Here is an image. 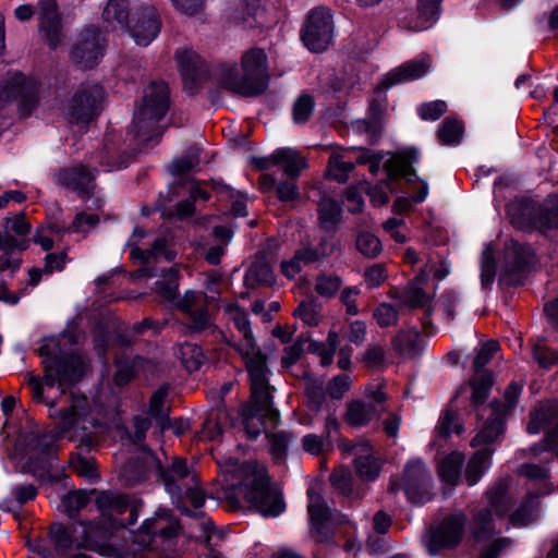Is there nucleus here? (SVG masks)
Masks as SVG:
<instances>
[{
  "mask_svg": "<svg viewBox=\"0 0 558 558\" xmlns=\"http://www.w3.org/2000/svg\"><path fill=\"white\" fill-rule=\"evenodd\" d=\"M105 97L104 88L96 83L81 84L65 107L71 123L85 125L100 112Z\"/></svg>",
  "mask_w": 558,
  "mask_h": 558,
  "instance_id": "obj_17",
  "label": "nucleus"
},
{
  "mask_svg": "<svg viewBox=\"0 0 558 558\" xmlns=\"http://www.w3.org/2000/svg\"><path fill=\"white\" fill-rule=\"evenodd\" d=\"M258 166L262 169H267L271 166H280L288 177L296 178L302 169L306 167V161L300 156L298 150L283 147L276 149L269 157L262 158L258 161Z\"/></svg>",
  "mask_w": 558,
  "mask_h": 558,
  "instance_id": "obj_29",
  "label": "nucleus"
},
{
  "mask_svg": "<svg viewBox=\"0 0 558 558\" xmlns=\"http://www.w3.org/2000/svg\"><path fill=\"white\" fill-rule=\"evenodd\" d=\"M372 401L355 400L348 404L345 421L352 426H363L377 417L384 410L386 399L381 388H376L367 395Z\"/></svg>",
  "mask_w": 558,
  "mask_h": 558,
  "instance_id": "obj_26",
  "label": "nucleus"
},
{
  "mask_svg": "<svg viewBox=\"0 0 558 558\" xmlns=\"http://www.w3.org/2000/svg\"><path fill=\"white\" fill-rule=\"evenodd\" d=\"M339 342V336L336 331H329L326 343L311 341L308 343V351L317 354L320 359V364L327 366L331 364L333 354Z\"/></svg>",
  "mask_w": 558,
  "mask_h": 558,
  "instance_id": "obj_45",
  "label": "nucleus"
},
{
  "mask_svg": "<svg viewBox=\"0 0 558 558\" xmlns=\"http://www.w3.org/2000/svg\"><path fill=\"white\" fill-rule=\"evenodd\" d=\"M319 221L326 230L333 229L339 220L341 214V206L338 202L323 197L318 205Z\"/></svg>",
  "mask_w": 558,
  "mask_h": 558,
  "instance_id": "obj_44",
  "label": "nucleus"
},
{
  "mask_svg": "<svg viewBox=\"0 0 558 558\" xmlns=\"http://www.w3.org/2000/svg\"><path fill=\"white\" fill-rule=\"evenodd\" d=\"M499 344L495 340H489L482 344L480 350L477 351L473 366L474 373L485 372L484 366L492 360L494 354L498 351Z\"/></svg>",
  "mask_w": 558,
  "mask_h": 558,
  "instance_id": "obj_58",
  "label": "nucleus"
},
{
  "mask_svg": "<svg viewBox=\"0 0 558 558\" xmlns=\"http://www.w3.org/2000/svg\"><path fill=\"white\" fill-rule=\"evenodd\" d=\"M512 547L513 543L511 539L507 537H499L482 548L480 558H498L500 554L506 553Z\"/></svg>",
  "mask_w": 558,
  "mask_h": 558,
  "instance_id": "obj_63",
  "label": "nucleus"
},
{
  "mask_svg": "<svg viewBox=\"0 0 558 558\" xmlns=\"http://www.w3.org/2000/svg\"><path fill=\"white\" fill-rule=\"evenodd\" d=\"M487 507L480 510L473 518L471 530L475 539H487L495 532L494 514L502 519L509 510L510 498L507 492V484L504 481L497 482L487 493Z\"/></svg>",
  "mask_w": 558,
  "mask_h": 558,
  "instance_id": "obj_13",
  "label": "nucleus"
},
{
  "mask_svg": "<svg viewBox=\"0 0 558 558\" xmlns=\"http://www.w3.org/2000/svg\"><path fill=\"white\" fill-rule=\"evenodd\" d=\"M442 0H417V21L414 31H424L432 27L439 17Z\"/></svg>",
  "mask_w": 558,
  "mask_h": 558,
  "instance_id": "obj_41",
  "label": "nucleus"
},
{
  "mask_svg": "<svg viewBox=\"0 0 558 558\" xmlns=\"http://www.w3.org/2000/svg\"><path fill=\"white\" fill-rule=\"evenodd\" d=\"M464 432L463 425L459 422L458 416L451 410L441 412L438 423L435 427L436 438L446 439L452 433L461 435Z\"/></svg>",
  "mask_w": 558,
  "mask_h": 558,
  "instance_id": "obj_46",
  "label": "nucleus"
},
{
  "mask_svg": "<svg viewBox=\"0 0 558 558\" xmlns=\"http://www.w3.org/2000/svg\"><path fill=\"white\" fill-rule=\"evenodd\" d=\"M314 110V100L310 95H301L293 106V121L298 124L305 123Z\"/></svg>",
  "mask_w": 558,
  "mask_h": 558,
  "instance_id": "obj_56",
  "label": "nucleus"
},
{
  "mask_svg": "<svg viewBox=\"0 0 558 558\" xmlns=\"http://www.w3.org/2000/svg\"><path fill=\"white\" fill-rule=\"evenodd\" d=\"M144 453L145 469L156 472L172 504L186 515L202 518L201 527L204 534L211 532L214 523L210 519H205L202 511L205 502L204 492L198 485L196 473L190 470L186 461L175 457L170 465L163 466L150 450L145 448Z\"/></svg>",
  "mask_w": 558,
  "mask_h": 558,
  "instance_id": "obj_5",
  "label": "nucleus"
},
{
  "mask_svg": "<svg viewBox=\"0 0 558 558\" xmlns=\"http://www.w3.org/2000/svg\"><path fill=\"white\" fill-rule=\"evenodd\" d=\"M558 417V402L546 401L539 403L534 411L531 412L527 423V432L530 434H538L542 429L553 424Z\"/></svg>",
  "mask_w": 558,
  "mask_h": 558,
  "instance_id": "obj_34",
  "label": "nucleus"
},
{
  "mask_svg": "<svg viewBox=\"0 0 558 558\" xmlns=\"http://www.w3.org/2000/svg\"><path fill=\"white\" fill-rule=\"evenodd\" d=\"M418 153L415 148H405L395 155H388L384 151H373L362 149L355 157V163L369 166V171L375 174L384 167L387 175L391 179L403 177L408 182L418 180L412 165L417 162Z\"/></svg>",
  "mask_w": 558,
  "mask_h": 558,
  "instance_id": "obj_11",
  "label": "nucleus"
},
{
  "mask_svg": "<svg viewBox=\"0 0 558 558\" xmlns=\"http://www.w3.org/2000/svg\"><path fill=\"white\" fill-rule=\"evenodd\" d=\"M521 391L522 386L513 381L505 391V404L494 402L488 407L487 410L490 412L489 418L471 441L472 447L484 446V448L478 449L466 464L465 480L470 486L477 484L490 468L493 450L489 448V445L495 442L502 434L505 416L514 408Z\"/></svg>",
  "mask_w": 558,
  "mask_h": 558,
  "instance_id": "obj_9",
  "label": "nucleus"
},
{
  "mask_svg": "<svg viewBox=\"0 0 558 558\" xmlns=\"http://www.w3.org/2000/svg\"><path fill=\"white\" fill-rule=\"evenodd\" d=\"M88 499L89 497L86 492H71L64 495L61 501L68 514L73 517L87 505Z\"/></svg>",
  "mask_w": 558,
  "mask_h": 558,
  "instance_id": "obj_57",
  "label": "nucleus"
},
{
  "mask_svg": "<svg viewBox=\"0 0 558 558\" xmlns=\"http://www.w3.org/2000/svg\"><path fill=\"white\" fill-rule=\"evenodd\" d=\"M220 310L228 326L232 325L241 337L236 340L233 335L218 331V337L234 348L245 362L251 383V401L242 410V424L247 437L256 439L264 430L266 420L277 425L280 418L278 410L272 408L266 357L256 345L246 311L236 302L227 300L221 301Z\"/></svg>",
  "mask_w": 558,
  "mask_h": 558,
  "instance_id": "obj_2",
  "label": "nucleus"
},
{
  "mask_svg": "<svg viewBox=\"0 0 558 558\" xmlns=\"http://www.w3.org/2000/svg\"><path fill=\"white\" fill-rule=\"evenodd\" d=\"M433 272L434 277L441 280L450 272L449 264L441 262L438 266H432L418 274L415 279L407 286L402 292V302L412 308H423L424 317L422 318L423 329L426 333H434V327L428 319L430 314V296L423 290V284L427 279V274Z\"/></svg>",
  "mask_w": 558,
  "mask_h": 558,
  "instance_id": "obj_18",
  "label": "nucleus"
},
{
  "mask_svg": "<svg viewBox=\"0 0 558 558\" xmlns=\"http://www.w3.org/2000/svg\"><path fill=\"white\" fill-rule=\"evenodd\" d=\"M496 275V260L492 244H487L481 258V281L483 287H488L494 282Z\"/></svg>",
  "mask_w": 558,
  "mask_h": 558,
  "instance_id": "obj_53",
  "label": "nucleus"
},
{
  "mask_svg": "<svg viewBox=\"0 0 558 558\" xmlns=\"http://www.w3.org/2000/svg\"><path fill=\"white\" fill-rule=\"evenodd\" d=\"M432 474L425 463L420 460H411L404 469L401 488L409 501L423 504L429 499Z\"/></svg>",
  "mask_w": 558,
  "mask_h": 558,
  "instance_id": "obj_22",
  "label": "nucleus"
},
{
  "mask_svg": "<svg viewBox=\"0 0 558 558\" xmlns=\"http://www.w3.org/2000/svg\"><path fill=\"white\" fill-rule=\"evenodd\" d=\"M187 372L197 371L205 360L202 348L196 343L179 344L174 352Z\"/></svg>",
  "mask_w": 558,
  "mask_h": 558,
  "instance_id": "obj_43",
  "label": "nucleus"
},
{
  "mask_svg": "<svg viewBox=\"0 0 558 558\" xmlns=\"http://www.w3.org/2000/svg\"><path fill=\"white\" fill-rule=\"evenodd\" d=\"M37 7L39 31L43 33L48 45L51 48H56L62 40V25L57 0H39Z\"/></svg>",
  "mask_w": 558,
  "mask_h": 558,
  "instance_id": "obj_28",
  "label": "nucleus"
},
{
  "mask_svg": "<svg viewBox=\"0 0 558 558\" xmlns=\"http://www.w3.org/2000/svg\"><path fill=\"white\" fill-rule=\"evenodd\" d=\"M223 496L233 505L247 502L264 517H278L286 508L280 492L269 484L266 468L255 462L241 465L226 480Z\"/></svg>",
  "mask_w": 558,
  "mask_h": 558,
  "instance_id": "obj_7",
  "label": "nucleus"
},
{
  "mask_svg": "<svg viewBox=\"0 0 558 558\" xmlns=\"http://www.w3.org/2000/svg\"><path fill=\"white\" fill-rule=\"evenodd\" d=\"M354 457V465L359 475L366 481H374L380 471L378 460L366 440H361L347 448Z\"/></svg>",
  "mask_w": 558,
  "mask_h": 558,
  "instance_id": "obj_30",
  "label": "nucleus"
},
{
  "mask_svg": "<svg viewBox=\"0 0 558 558\" xmlns=\"http://www.w3.org/2000/svg\"><path fill=\"white\" fill-rule=\"evenodd\" d=\"M97 506L101 512L102 522H76L71 529L62 524H53L49 536L60 555L70 548H87L109 558H136L130 556L121 547L109 543L110 536L118 527L133 525L138 518V504L131 502L125 495L101 493L97 497Z\"/></svg>",
  "mask_w": 558,
  "mask_h": 558,
  "instance_id": "obj_3",
  "label": "nucleus"
},
{
  "mask_svg": "<svg viewBox=\"0 0 558 558\" xmlns=\"http://www.w3.org/2000/svg\"><path fill=\"white\" fill-rule=\"evenodd\" d=\"M308 495V514L311 519L312 532L316 535L317 541H326L335 524L342 522V515L332 509L325 499L311 487Z\"/></svg>",
  "mask_w": 558,
  "mask_h": 558,
  "instance_id": "obj_21",
  "label": "nucleus"
},
{
  "mask_svg": "<svg viewBox=\"0 0 558 558\" xmlns=\"http://www.w3.org/2000/svg\"><path fill=\"white\" fill-rule=\"evenodd\" d=\"M190 328L196 332H205L208 335H217L218 327L213 323L205 307L196 308L186 315Z\"/></svg>",
  "mask_w": 558,
  "mask_h": 558,
  "instance_id": "obj_47",
  "label": "nucleus"
},
{
  "mask_svg": "<svg viewBox=\"0 0 558 558\" xmlns=\"http://www.w3.org/2000/svg\"><path fill=\"white\" fill-rule=\"evenodd\" d=\"M539 515L538 495L530 493L519 507L509 515V523L513 527H524L537 520Z\"/></svg>",
  "mask_w": 558,
  "mask_h": 558,
  "instance_id": "obj_33",
  "label": "nucleus"
},
{
  "mask_svg": "<svg viewBox=\"0 0 558 558\" xmlns=\"http://www.w3.org/2000/svg\"><path fill=\"white\" fill-rule=\"evenodd\" d=\"M353 153L354 149L352 148L333 151L328 162V175L338 182H345L349 178V173L354 168V161L351 158Z\"/></svg>",
  "mask_w": 558,
  "mask_h": 558,
  "instance_id": "obj_39",
  "label": "nucleus"
},
{
  "mask_svg": "<svg viewBox=\"0 0 558 558\" xmlns=\"http://www.w3.org/2000/svg\"><path fill=\"white\" fill-rule=\"evenodd\" d=\"M392 345L401 356L414 357L422 352L424 340L416 329H408L395 337Z\"/></svg>",
  "mask_w": 558,
  "mask_h": 558,
  "instance_id": "obj_35",
  "label": "nucleus"
},
{
  "mask_svg": "<svg viewBox=\"0 0 558 558\" xmlns=\"http://www.w3.org/2000/svg\"><path fill=\"white\" fill-rule=\"evenodd\" d=\"M131 14L128 0H108L102 19L108 28L112 31L120 28L126 32L131 23Z\"/></svg>",
  "mask_w": 558,
  "mask_h": 558,
  "instance_id": "obj_32",
  "label": "nucleus"
},
{
  "mask_svg": "<svg viewBox=\"0 0 558 558\" xmlns=\"http://www.w3.org/2000/svg\"><path fill=\"white\" fill-rule=\"evenodd\" d=\"M179 534L177 522L168 518V511L159 510L147 518L136 531H131V539L140 549L167 550Z\"/></svg>",
  "mask_w": 558,
  "mask_h": 558,
  "instance_id": "obj_12",
  "label": "nucleus"
},
{
  "mask_svg": "<svg viewBox=\"0 0 558 558\" xmlns=\"http://www.w3.org/2000/svg\"><path fill=\"white\" fill-rule=\"evenodd\" d=\"M169 109V89L165 82H153L144 89L141 102L136 106L131 135L134 141L132 154L126 158L113 160L112 149L106 144L105 157L101 165L105 170L112 171L128 167L129 160L135 150L143 149L149 142L157 140L162 134L159 121Z\"/></svg>",
  "mask_w": 558,
  "mask_h": 558,
  "instance_id": "obj_6",
  "label": "nucleus"
},
{
  "mask_svg": "<svg viewBox=\"0 0 558 558\" xmlns=\"http://www.w3.org/2000/svg\"><path fill=\"white\" fill-rule=\"evenodd\" d=\"M373 316L380 327L392 326L398 319L397 310L388 303L379 304L374 311Z\"/></svg>",
  "mask_w": 558,
  "mask_h": 558,
  "instance_id": "obj_62",
  "label": "nucleus"
},
{
  "mask_svg": "<svg viewBox=\"0 0 558 558\" xmlns=\"http://www.w3.org/2000/svg\"><path fill=\"white\" fill-rule=\"evenodd\" d=\"M462 124L456 119L447 118L438 131V138L445 145H457L462 137Z\"/></svg>",
  "mask_w": 558,
  "mask_h": 558,
  "instance_id": "obj_51",
  "label": "nucleus"
},
{
  "mask_svg": "<svg viewBox=\"0 0 558 558\" xmlns=\"http://www.w3.org/2000/svg\"><path fill=\"white\" fill-rule=\"evenodd\" d=\"M341 284L339 276L324 272L316 278L315 291L319 296L331 298L339 291Z\"/></svg>",
  "mask_w": 558,
  "mask_h": 558,
  "instance_id": "obj_52",
  "label": "nucleus"
},
{
  "mask_svg": "<svg viewBox=\"0 0 558 558\" xmlns=\"http://www.w3.org/2000/svg\"><path fill=\"white\" fill-rule=\"evenodd\" d=\"M493 385V377L487 372H477L474 373V376L471 380L472 386V401L475 405L482 404L489 392V389Z\"/></svg>",
  "mask_w": 558,
  "mask_h": 558,
  "instance_id": "obj_49",
  "label": "nucleus"
},
{
  "mask_svg": "<svg viewBox=\"0 0 558 558\" xmlns=\"http://www.w3.org/2000/svg\"><path fill=\"white\" fill-rule=\"evenodd\" d=\"M105 51V40L96 28L84 29L75 41L71 54L82 69L98 64Z\"/></svg>",
  "mask_w": 558,
  "mask_h": 558,
  "instance_id": "obj_23",
  "label": "nucleus"
},
{
  "mask_svg": "<svg viewBox=\"0 0 558 558\" xmlns=\"http://www.w3.org/2000/svg\"><path fill=\"white\" fill-rule=\"evenodd\" d=\"M198 163L199 149L197 147H191L184 156L173 160L169 169L173 175L181 177L186 172L194 170Z\"/></svg>",
  "mask_w": 558,
  "mask_h": 558,
  "instance_id": "obj_50",
  "label": "nucleus"
},
{
  "mask_svg": "<svg viewBox=\"0 0 558 558\" xmlns=\"http://www.w3.org/2000/svg\"><path fill=\"white\" fill-rule=\"evenodd\" d=\"M332 16L327 8L312 10L301 32L304 46L313 51L320 52L327 49L332 39Z\"/></svg>",
  "mask_w": 558,
  "mask_h": 558,
  "instance_id": "obj_20",
  "label": "nucleus"
},
{
  "mask_svg": "<svg viewBox=\"0 0 558 558\" xmlns=\"http://www.w3.org/2000/svg\"><path fill=\"white\" fill-rule=\"evenodd\" d=\"M146 238H150V235L136 227L126 243L131 257L143 264L132 275L133 280L144 277H159L155 282L154 291L163 301L187 315L197 308L202 294L194 290H187L183 296L179 295L180 269L178 267H170L159 270L157 267L150 266L153 262H159L160 259L171 262L175 258V252L170 248V242L166 238L149 239L147 242H144Z\"/></svg>",
  "mask_w": 558,
  "mask_h": 558,
  "instance_id": "obj_4",
  "label": "nucleus"
},
{
  "mask_svg": "<svg viewBox=\"0 0 558 558\" xmlns=\"http://www.w3.org/2000/svg\"><path fill=\"white\" fill-rule=\"evenodd\" d=\"M96 172L84 165L62 168L54 173V183L63 189L75 192L82 198H92L90 207L100 208L104 201L95 194Z\"/></svg>",
  "mask_w": 558,
  "mask_h": 558,
  "instance_id": "obj_19",
  "label": "nucleus"
},
{
  "mask_svg": "<svg viewBox=\"0 0 558 558\" xmlns=\"http://www.w3.org/2000/svg\"><path fill=\"white\" fill-rule=\"evenodd\" d=\"M78 340L76 326L71 324L58 337L44 338L38 349L45 376L40 379L29 375L28 385L33 399L48 405V415L54 426L49 433L40 434L29 422L17 430L14 448L9 457L22 463L23 471L35 472L37 466L44 468L58 439L78 441L89 448L98 429L109 416V409L95 399L73 395L70 405L61 409L54 400H49L44 395V387H52L56 383L60 386L73 384L87 371L86 357L66 348L76 344Z\"/></svg>",
  "mask_w": 558,
  "mask_h": 558,
  "instance_id": "obj_1",
  "label": "nucleus"
},
{
  "mask_svg": "<svg viewBox=\"0 0 558 558\" xmlns=\"http://www.w3.org/2000/svg\"><path fill=\"white\" fill-rule=\"evenodd\" d=\"M294 316L300 318L308 326H317L319 324V311L313 302H301L294 311Z\"/></svg>",
  "mask_w": 558,
  "mask_h": 558,
  "instance_id": "obj_61",
  "label": "nucleus"
},
{
  "mask_svg": "<svg viewBox=\"0 0 558 558\" xmlns=\"http://www.w3.org/2000/svg\"><path fill=\"white\" fill-rule=\"evenodd\" d=\"M531 260L532 250L530 246L514 240L508 241L505 244L499 265L501 277H509V280L513 282L514 277L524 271Z\"/></svg>",
  "mask_w": 558,
  "mask_h": 558,
  "instance_id": "obj_27",
  "label": "nucleus"
},
{
  "mask_svg": "<svg viewBox=\"0 0 558 558\" xmlns=\"http://www.w3.org/2000/svg\"><path fill=\"white\" fill-rule=\"evenodd\" d=\"M38 99V82L22 73L8 74L0 81V116L16 100L22 114H27Z\"/></svg>",
  "mask_w": 558,
  "mask_h": 558,
  "instance_id": "obj_16",
  "label": "nucleus"
},
{
  "mask_svg": "<svg viewBox=\"0 0 558 558\" xmlns=\"http://www.w3.org/2000/svg\"><path fill=\"white\" fill-rule=\"evenodd\" d=\"M418 183H420V190H418L417 194L415 196H413L412 199L409 197H398L396 199V202L393 204V209L396 213H398V214L405 213L411 208L413 202L422 203L423 201H425V198L428 195V185L425 181H421V180H418Z\"/></svg>",
  "mask_w": 558,
  "mask_h": 558,
  "instance_id": "obj_60",
  "label": "nucleus"
},
{
  "mask_svg": "<svg viewBox=\"0 0 558 558\" xmlns=\"http://www.w3.org/2000/svg\"><path fill=\"white\" fill-rule=\"evenodd\" d=\"M384 107V100H373L368 108L369 119L356 121L354 129L360 132H365L371 141L377 138L381 131L380 117Z\"/></svg>",
  "mask_w": 558,
  "mask_h": 558,
  "instance_id": "obj_40",
  "label": "nucleus"
},
{
  "mask_svg": "<svg viewBox=\"0 0 558 558\" xmlns=\"http://www.w3.org/2000/svg\"><path fill=\"white\" fill-rule=\"evenodd\" d=\"M463 463L464 454L459 451H452L440 459L437 464L440 480L447 485H456L460 478Z\"/></svg>",
  "mask_w": 558,
  "mask_h": 558,
  "instance_id": "obj_37",
  "label": "nucleus"
},
{
  "mask_svg": "<svg viewBox=\"0 0 558 558\" xmlns=\"http://www.w3.org/2000/svg\"><path fill=\"white\" fill-rule=\"evenodd\" d=\"M213 78L221 88L245 97L264 93L269 83L268 58L260 48H251L243 52L241 66L232 61L217 64Z\"/></svg>",
  "mask_w": 558,
  "mask_h": 558,
  "instance_id": "obj_8",
  "label": "nucleus"
},
{
  "mask_svg": "<svg viewBox=\"0 0 558 558\" xmlns=\"http://www.w3.org/2000/svg\"><path fill=\"white\" fill-rule=\"evenodd\" d=\"M244 282L246 287L254 288L256 284L270 286L275 282V274L264 255H258L247 269Z\"/></svg>",
  "mask_w": 558,
  "mask_h": 558,
  "instance_id": "obj_36",
  "label": "nucleus"
},
{
  "mask_svg": "<svg viewBox=\"0 0 558 558\" xmlns=\"http://www.w3.org/2000/svg\"><path fill=\"white\" fill-rule=\"evenodd\" d=\"M99 219L95 214H86L81 211L76 214L73 222L69 225L62 218V211L59 209L57 214L48 217L47 226L40 227L34 235V242L39 244L43 250L48 251L53 246L54 241H60L64 233L75 232L86 234L94 229Z\"/></svg>",
  "mask_w": 558,
  "mask_h": 558,
  "instance_id": "obj_14",
  "label": "nucleus"
},
{
  "mask_svg": "<svg viewBox=\"0 0 558 558\" xmlns=\"http://www.w3.org/2000/svg\"><path fill=\"white\" fill-rule=\"evenodd\" d=\"M432 59L428 54H422L416 59L404 62L403 64L389 71L380 81L377 93L384 94L390 87L418 80L429 73Z\"/></svg>",
  "mask_w": 558,
  "mask_h": 558,
  "instance_id": "obj_24",
  "label": "nucleus"
},
{
  "mask_svg": "<svg viewBox=\"0 0 558 558\" xmlns=\"http://www.w3.org/2000/svg\"><path fill=\"white\" fill-rule=\"evenodd\" d=\"M167 396L168 389L166 387H160L154 392L149 401V415L157 422L160 432L170 427V421L168 417L169 408L166 404Z\"/></svg>",
  "mask_w": 558,
  "mask_h": 558,
  "instance_id": "obj_42",
  "label": "nucleus"
},
{
  "mask_svg": "<svg viewBox=\"0 0 558 558\" xmlns=\"http://www.w3.org/2000/svg\"><path fill=\"white\" fill-rule=\"evenodd\" d=\"M465 523V514L456 512L429 526L423 536V543L428 554L435 556L441 550L456 548L462 541Z\"/></svg>",
  "mask_w": 558,
  "mask_h": 558,
  "instance_id": "obj_15",
  "label": "nucleus"
},
{
  "mask_svg": "<svg viewBox=\"0 0 558 558\" xmlns=\"http://www.w3.org/2000/svg\"><path fill=\"white\" fill-rule=\"evenodd\" d=\"M66 263V254L64 252L60 254H47L45 258V267L43 269L32 268L29 270V282L34 287L36 286L40 278L41 274H52L56 270H61L65 266Z\"/></svg>",
  "mask_w": 558,
  "mask_h": 558,
  "instance_id": "obj_48",
  "label": "nucleus"
},
{
  "mask_svg": "<svg viewBox=\"0 0 558 558\" xmlns=\"http://www.w3.org/2000/svg\"><path fill=\"white\" fill-rule=\"evenodd\" d=\"M447 110V104L444 100H434L422 104L417 107V113L422 120L435 121L439 119Z\"/></svg>",
  "mask_w": 558,
  "mask_h": 558,
  "instance_id": "obj_59",
  "label": "nucleus"
},
{
  "mask_svg": "<svg viewBox=\"0 0 558 558\" xmlns=\"http://www.w3.org/2000/svg\"><path fill=\"white\" fill-rule=\"evenodd\" d=\"M160 31V20L151 7L132 11L131 23L126 29L140 46H148Z\"/></svg>",
  "mask_w": 558,
  "mask_h": 558,
  "instance_id": "obj_25",
  "label": "nucleus"
},
{
  "mask_svg": "<svg viewBox=\"0 0 558 558\" xmlns=\"http://www.w3.org/2000/svg\"><path fill=\"white\" fill-rule=\"evenodd\" d=\"M533 356L538 365L544 368L558 364V351L550 350L544 344L534 345Z\"/></svg>",
  "mask_w": 558,
  "mask_h": 558,
  "instance_id": "obj_64",
  "label": "nucleus"
},
{
  "mask_svg": "<svg viewBox=\"0 0 558 558\" xmlns=\"http://www.w3.org/2000/svg\"><path fill=\"white\" fill-rule=\"evenodd\" d=\"M270 446V452L276 460L284 458L289 444L292 440V435L288 432H278L266 435Z\"/></svg>",
  "mask_w": 558,
  "mask_h": 558,
  "instance_id": "obj_55",
  "label": "nucleus"
},
{
  "mask_svg": "<svg viewBox=\"0 0 558 558\" xmlns=\"http://www.w3.org/2000/svg\"><path fill=\"white\" fill-rule=\"evenodd\" d=\"M318 258L319 253L317 250L307 246L301 247L292 258L281 263V271L287 278L293 279L303 267L317 262Z\"/></svg>",
  "mask_w": 558,
  "mask_h": 558,
  "instance_id": "obj_38",
  "label": "nucleus"
},
{
  "mask_svg": "<svg viewBox=\"0 0 558 558\" xmlns=\"http://www.w3.org/2000/svg\"><path fill=\"white\" fill-rule=\"evenodd\" d=\"M511 223L520 230L542 231L558 228V196L549 195L542 204L521 198L507 206Z\"/></svg>",
  "mask_w": 558,
  "mask_h": 558,
  "instance_id": "obj_10",
  "label": "nucleus"
},
{
  "mask_svg": "<svg viewBox=\"0 0 558 558\" xmlns=\"http://www.w3.org/2000/svg\"><path fill=\"white\" fill-rule=\"evenodd\" d=\"M356 248L366 257L374 258L383 250L380 240L368 232H362L356 238Z\"/></svg>",
  "mask_w": 558,
  "mask_h": 558,
  "instance_id": "obj_54",
  "label": "nucleus"
},
{
  "mask_svg": "<svg viewBox=\"0 0 558 558\" xmlns=\"http://www.w3.org/2000/svg\"><path fill=\"white\" fill-rule=\"evenodd\" d=\"M175 60L185 84H197L204 73L199 54L191 49H179L175 52Z\"/></svg>",
  "mask_w": 558,
  "mask_h": 558,
  "instance_id": "obj_31",
  "label": "nucleus"
}]
</instances>
